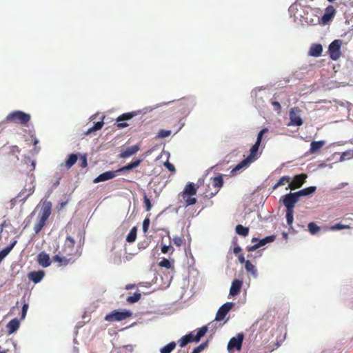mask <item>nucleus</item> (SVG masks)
<instances>
[{
	"instance_id": "obj_57",
	"label": "nucleus",
	"mask_w": 353,
	"mask_h": 353,
	"mask_svg": "<svg viewBox=\"0 0 353 353\" xmlns=\"http://www.w3.org/2000/svg\"><path fill=\"white\" fill-rule=\"evenodd\" d=\"M238 259H239V261L241 263H245L246 262L245 259V257H244V255L241 254L238 256Z\"/></svg>"
},
{
	"instance_id": "obj_31",
	"label": "nucleus",
	"mask_w": 353,
	"mask_h": 353,
	"mask_svg": "<svg viewBox=\"0 0 353 353\" xmlns=\"http://www.w3.org/2000/svg\"><path fill=\"white\" fill-rule=\"evenodd\" d=\"M316 190L315 186H310L308 188H305L304 189L301 190L300 191L296 192V194L299 198L301 196H307L312 193H314Z\"/></svg>"
},
{
	"instance_id": "obj_53",
	"label": "nucleus",
	"mask_w": 353,
	"mask_h": 353,
	"mask_svg": "<svg viewBox=\"0 0 353 353\" xmlns=\"http://www.w3.org/2000/svg\"><path fill=\"white\" fill-rule=\"evenodd\" d=\"M164 165L172 172H174L176 171L174 165H172L168 161L165 162Z\"/></svg>"
},
{
	"instance_id": "obj_25",
	"label": "nucleus",
	"mask_w": 353,
	"mask_h": 353,
	"mask_svg": "<svg viewBox=\"0 0 353 353\" xmlns=\"http://www.w3.org/2000/svg\"><path fill=\"white\" fill-rule=\"evenodd\" d=\"M116 171H107L101 174H99L97 178H95L93 181L94 183H99L101 181H105L109 179H112L116 176Z\"/></svg>"
},
{
	"instance_id": "obj_42",
	"label": "nucleus",
	"mask_w": 353,
	"mask_h": 353,
	"mask_svg": "<svg viewBox=\"0 0 353 353\" xmlns=\"http://www.w3.org/2000/svg\"><path fill=\"white\" fill-rule=\"evenodd\" d=\"M294 210H286V221L287 223L290 227H292L294 220Z\"/></svg>"
},
{
	"instance_id": "obj_21",
	"label": "nucleus",
	"mask_w": 353,
	"mask_h": 353,
	"mask_svg": "<svg viewBox=\"0 0 353 353\" xmlns=\"http://www.w3.org/2000/svg\"><path fill=\"white\" fill-rule=\"evenodd\" d=\"M45 272L43 270L30 272L28 274V278L34 283H39L44 277Z\"/></svg>"
},
{
	"instance_id": "obj_2",
	"label": "nucleus",
	"mask_w": 353,
	"mask_h": 353,
	"mask_svg": "<svg viewBox=\"0 0 353 353\" xmlns=\"http://www.w3.org/2000/svg\"><path fill=\"white\" fill-rule=\"evenodd\" d=\"M197 188L194 183H188L185 185L183 190L180 192L179 196H181L185 203V206L194 205L197 200L193 196L196 194Z\"/></svg>"
},
{
	"instance_id": "obj_8",
	"label": "nucleus",
	"mask_w": 353,
	"mask_h": 353,
	"mask_svg": "<svg viewBox=\"0 0 353 353\" xmlns=\"http://www.w3.org/2000/svg\"><path fill=\"white\" fill-rule=\"evenodd\" d=\"M223 185V180L221 175L215 176L212 179V185L213 186L214 191L210 192L208 190H205L203 192V195L205 198L210 199L215 196L219 191V189Z\"/></svg>"
},
{
	"instance_id": "obj_36",
	"label": "nucleus",
	"mask_w": 353,
	"mask_h": 353,
	"mask_svg": "<svg viewBox=\"0 0 353 353\" xmlns=\"http://www.w3.org/2000/svg\"><path fill=\"white\" fill-rule=\"evenodd\" d=\"M103 124H104V123L103 121H98V122L95 123L94 125L92 128H89L88 130V131H86L85 132V134L88 135L93 132H95L97 130L101 129L102 127L103 126Z\"/></svg>"
},
{
	"instance_id": "obj_61",
	"label": "nucleus",
	"mask_w": 353,
	"mask_h": 353,
	"mask_svg": "<svg viewBox=\"0 0 353 353\" xmlns=\"http://www.w3.org/2000/svg\"><path fill=\"white\" fill-rule=\"evenodd\" d=\"M134 287H135V285H133V284H128V285H127L125 286V289H126V290H130V289H132V288H134Z\"/></svg>"
},
{
	"instance_id": "obj_20",
	"label": "nucleus",
	"mask_w": 353,
	"mask_h": 353,
	"mask_svg": "<svg viewBox=\"0 0 353 353\" xmlns=\"http://www.w3.org/2000/svg\"><path fill=\"white\" fill-rule=\"evenodd\" d=\"M140 150V148L139 145H134L130 147H128L125 149L122 150L121 153L119 154V157L122 159H125L129 157H131L136 154L139 150Z\"/></svg>"
},
{
	"instance_id": "obj_6",
	"label": "nucleus",
	"mask_w": 353,
	"mask_h": 353,
	"mask_svg": "<svg viewBox=\"0 0 353 353\" xmlns=\"http://www.w3.org/2000/svg\"><path fill=\"white\" fill-rule=\"evenodd\" d=\"M50 214V206L46 205L42 208L41 213L39 214V220L34 226V231L36 234H38L44 227Z\"/></svg>"
},
{
	"instance_id": "obj_38",
	"label": "nucleus",
	"mask_w": 353,
	"mask_h": 353,
	"mask_svg": "<svg viewBox=\"0 0 353 353\" xmlns=\"http://www.w3.org/2000/svg\"><path fill=\"white\" fill-rule=\"evenodd\" d=\"M176 347L175 342L172 341L160 350L161 353H170Z\"/></svg>"
},
{
	"instance_id": "obj_33",
	"label": "nucleus",
	"mask_w": 353,
	"mask_h": 353,
	"mask_svg": "<svg viewBox=\"0 0 353 353\" xmlns=\"http://www.w3.org/2000/svg\"><path fill=\"white\" fill-rule=\"evenodd\" d=\"M236 234L242 236H247L249 234V228L242 225H237L235 228Z\"/></svg>"
},
{
	"instance_id": "obj_37",
	"label": "nucleus",
	"mask_w": 353,
	"mask_h": 353,
	"mask_svg": "<svg viewBox=\"0 0 353 353\" xmlns=\"http://www.w3.org/2000/svg\"><path fill=\"white\" fill-rule=\"evenodd\" d=\"M290 177L289 176H282L279 181L273 186V190H276L281 185H284L285 183H290Z\"/></svg>"
},
{
	"instance_id": "obj_44",
	"label": "nucleus",
	"mask_w": 353,
	"mask_h": 353,
	"mask_svg": "<svg viewBox=\"0 0 353 353\" xmlns=\"http://www.w3.org/2000/svg\"><path fill=\"white\" fill-rule=\"evenodd\" d=\"M171 134L170 130H161L159 131L157 138L163 139L169 137Z\"/></svg>"
},
{
	"instance_id": "obj_43",
	"label": "nucleus",
	"mask_w": 353,
	"mask_h": 353,
	"mask_svg": "<svg viewBox=\"0 0 353 353\" xmlns=\"http://www.w3.org/2000/svg\"><path fill=\"white\" fill-rule=\"evenodd\" d=\"M349 228H350V226L349 225H344L342 223H336L330 227L331 230H339L349 229Z\"/></svg>"
},
{
	"instance_id": "obj_7",
	"label": "nucleus",
	"mask_w": 353,
	"mask_h": 353,
	"mask_svg": "<svg viewBox=\"0 0 353 353\" xmlns=\"http://www.w3.org/2000/svg\"><path fill=\"white\" fill-rule=\"evenodd\" d=\"M341 45L342 41L340 39H336L329 45L328 52L332 60L336 61L340 58Z\"/></svg>"
},
{
	"instance_id": "obj_40",
	"label": "nucleus",
	"mask_w": 353,
	"mask_h": 353,
	"mask_svg": "<svg viewBox=\"0 0 353 353\" xmlns=\"http://www.w3.org/2000/svg\"><path fill=\"white\" fill-rule=\"evenodd\" d=\"M141 297V294L139 292H136L133 294V296H128L127 298V302L129 303H134L140 300Z\"/></svg>"
},
{
	"instance_id": "obj_14",
	"label": "nucleus",
	"mask_w": 353,
	"mask_h": 353,
	"mask_svg": "<svg viewBox=\"0 0 353 353\" xmlns=\"http://www.w3.org/2000/svg\"><path fill=\"white\" fill-rule=\"evenodd\" d=\"M233 306L234 303L232 302H227L221 305L216 312L215 320L217 321L223 320Z\"/></svg>"
},
{
	"instance_id": "obj_60",
	"label": "nucleus",
	"mask_w": 353,
	"mask_h": 353,
	"mask_svg": "<svg viewBox=\"0 0 353 353\" xmlns=\"http://www.w3.org/2000/svg\"><path fill=\"white\" fill-rule=\"evenodd\" d=\"M56 177H57V179H58V180H57V183H56V184H57V185H58V184H59V181L61 180V179L62 176H61V174H58V173H57V174H56Z\"/></svg>"
},
{
	"instance_id": "obj_63",
	"label": "nucleus",
	"mask_w": 353,
	"mask_h": 353,
	"mask_svg": "<svg viewBox=\"0 0 353 353\" xmlns=\"http://www.w3.org/2000/svg\"><path fill=\"white\" fill-rule=\"evenodd\" d=\"M0 353H6V351L3 350V351H1Z\"/></svg>"
},
{
	"instance_id": "obj_35",
	"label": "nucleus",
	"mask_w": 353,
	"mask_h": 353,
	"mask_svg": "<svg viewBox=\"0 0 353 353\" xmlns=\"http://www.w3.org/2000/svg\"><path fill=\"white\" fill-rule=\"evenodd\" d=\"M17 243V241H14L10 245H8L2 250L0 251V257H3V259L10 252V251L13 249L14 245Z\"/></svg>"
},
{
	"instance_id": "obj_19",
	"label": "nucleus",
	"mask_w": 353,
	"mask_h": 353,
	"mask_svg": "<svg viewBox=\"0 0 353 353\" xmlns=\"http://www.w3.org/2000/svg\"><path fill=\"white\" fill-rule=\"evenodd\" d=\"M207 331V326H203L202 327L198 330L196 334H194L193 332H190L188 334H186V336H188V339H190V342H198L205 334Z\"/></svg>"
},
{
	"instance_id": "obj_30",
	"label": "nucleus",
	"mask_w": 353,
	"mask_h": 353,
	"mask_svg": "<svg viewBox=\"0 0 353 353\" xmlns=\"http://www.w3.org/2000/svg\"><path fill=\"white\" fill-rule=\"evenodd\" d=\"M325 144L324 141H314L310 143V152L311 154H314L319 151L321 148H323Z\"/></svg>"
},
{
	"instance_id": "obj_15",
	"label": "nucleus",
	"mask_w": 353,
	"mask_h": 353,
	"mask_svg": "<svg viewBox=\"0 0 353 353\" xmlns=\"http://www.w3.org/2000/svg\"><path fill=\"white\" fill-rule=\"evenodd\" d=\"M306 178L307 175L305 174H301L294 176L292 181H290L288 187L286 189L295 190L299 188L305 183Z\"/></svg>"
},
{
	"instance_id": "obj_52",
	"label": "nucleus",
	"mask_w": 353,
	"mask_h": 353,
	"mask_svg": "<svg viewBox=\"0 0 353 353\" xmlns=\"http://www.w3.org/2000/svg\"><path fill=\"white\" fill-rule=\"evenodd\" d=\"M28 307L29 305L28 303H24L23 305L21 310V319H24L26 317Z\"/></svg>"
},
{
	"instance_id": "obj_46",
	"label": "nucleus",
	"mask_w": 353,
	"mask_h": 353,
	"mask_svg": "<svg viewBox=\"0 0 353 353\" xmlns=\"http://www.w3.org/2000/svg\"><path fill=\"white\" fill-rule=\"evenodd\" d=\"M208 346V341L202 343L199 346L196 347L192 353H201Z\"/></svg>"
},
{
	"instance_id": "obj_47",
	"label": "nucleus",
	"mask_w": 353,
	"mask_h": 353,
	"mask_svg": "<svg viewBox=\"0 0 353 353\" xmlns=\"http://www.w3.org/2000/svg\"><path fill=\"white\" fill-rule=\"evenodd\" d=\"M79 165L81 168H86L88 165L86 154L81 155L79 159Z\"/></svg>"
},
{
	"instance_id": "obj_45",
	"label": "nucleus",
	"mask_w": 353,
	"mask_h": 353,
	"mask_svg": "<svg viewBox=\"0 0 353 353\" xmlns=\"http://www.w3.org/2000/svg\"><path fill=\"white\" fill-rule=\"evenodd\" d=\"M159 265L166 269H170L172 268L171 262L167 259H163L159 262Z\"/></svg>"
},
{
	"instance_id": "obj_59",
	"label": "nucleus",
	"mask_w": 353,
	"mask_h": 353,
	"mask_svg": "<svg viewBox=\"0 0 353 353\" xmlns=\"http://www.w3.org/2000/svg\"><path fill=\"white\" fill-rule=\"evenodd\" d=\"M296 7H297V4L295 3L292 4V5L290 7L289 10H290V12H294L295 10H297V8H296Z\"/></svg>"
},
{
	"instance_id": "obj_54",
	"label": "nucleus",
	"mask_w": 353,
	"mask_h": 353,
	"mask_svg": "<svg viewBox=\"0 0 353 353\" xmlns=\"http://www.w3.org/2000/svg\"><path fill=\"white\" fill-rule=\"evenodd\" d=\"M170 249H172V252H173L174 249L172 248L170 245H163L161 246V252L163 254L168 253L170 250Z\"/></svg>"
},
{
	"instance_id": "obj_3",
	"label": "nucleus",
	"mask_w": 353,
	"mask_h": 353,
	"mask_svg": "<svg viewBox=\"0 0 353 353\" xmlns=\"http://www.w3.org/2000/svg\"><path fill=\"white\" fill-rule=\"evenodd\" d=\"M29 114L21 110H14L9 113L6 118V121L20 125H27L30 121Z\"/></svg>"
},
{
	"instance_id": "obj_10",
	"label": "nucleus",
	"mask_w": 353,
	"mask_h": 353,
	"mask_svg": "<svg viewBox=\"0 0 353 353\" xmlns=\"http://www.w3.org/2000/svg\"><path fill=\"white\" fill-rule=\"evenodd\" d=\"M299 198L296 192L287 194L281 199V201L286 208V210H294L295 204L299 201Z\"/></svg>"
},
{
	"instance_id": "obj_23",
	"label": "nucleus",
	"mask_w": 353,
	"mask_h": 353,
	"mask_svg": "<svg viewBox=\"0 0 353 353\" xmlns=\"http://www.w3.org/2000/svg\"><path fill=\"white\" fill-rule=\"evenodd\" d=\"M78 154H70L65 161L60 164V167H65L67 170L70 169L77 161Z\"/></svg>"
},
{
	"instance_id": "obj_29",
	"label": "nucleus",
	"mask_w": 353,
	"mask_h": 353,
	"mask_svg": "<svg viewBox=\"0 0 353 353\" xmlns=\"http://www.w3.org/2000/svg\"><path fill=\"white\" fill-rule=\"evenodd\" d=\"M20 323L17 319H12L7 324V329L9 334H13L15 332L19 327Z\"/></svg>"
},
{
	"instance_id": "obj_26",
	"label": "nucleus",
	"mask_w": 353,
	"mask_h": 353,
	"mask_svg": "<svg viewBox=\"0 0 353 353\" xmlns=\"http://www.w3.org/2000/svg\"><path fill=\"white\" fill-rule=\"evenodd\" d=\"M243 285V281L239 279H235L232 281L230 289V295L234 296L239 294Z\"/></svg>"
},
{
	"instance_id": "obj_50",
	"label": "nucleus",
	"mask_w": 353,
	"mask_h": 353,
	"mask_svg": "<svg viewBox=\"0 0 353 353\" xmlns=\"http://www.w3.org/2000/svg\"><path fill=\"white\" fill-rule=\"evenodd\" d=\"M143 202L145 204L146 211H150L152 208V205L150 199L147 197L146 195L144 196Z\"/></svg>"
},
{
	"instance_id": "obj_51",
	"label": "nucleus",
	"mask_w": 353,
	"mask_h": 353,
	"mask_svg": "<svg viewBox=\"0 0 353 353\" xmlns=\"http://www.w3.org/2000/svg\"><path fill=\"white\" fill-rule=\"evenodd\" d=\"M150 219L149 218H145L143 222V232H147L148 230V228H149V225H150Z\"/></svg>"
},
{
	"instance_id": "obj_56",
	"label": "nucleus",
	"mask_w": 353,
	"mask_h": 353,
	"mask_svg": "<svg viewBox=\"0 0 353 353\" xmlns=\"http://www.w3.org/2000/svg\"><path fill=\"white\" fill-rule=\"evenodd\" d=\"M272 105L274 107L275 110H279L281 108V104L278 101H273L272 103Z\"/></svg>"
},
{
	"instance_id": "obj_62",
	"label": "nucleus",
	"mask_w": 353,
	"mask_h": 353,
	"mask_svg": "<svg viewBox=\"0 0 353 353\" xmlns=\"http://www.w3.org/2000/svg\"><path fill=\"white\" fill-rule=\"evenodd\" d=\"M205 190H208V191H210V192H213V191H214V190H212L211 189V188H210V185H208L206 186Z\"/></svg>"
},
{
	"instance_id": "obj_49",
	"label": "nucleus",
	"mask_w": 353,
	"mask_h": 353,
	"mask_svg": "<svg viewBox=\"0 0 353 353\" xmlns=\"http://www.w3.org/2000/svg\"><path fill=\"white\" fill-rule=\"evenodd\" d=\"M179 343L181 347H184L188 343H190V340L188 339V336L185 335L179 340Z\"/></svg>"
},
{
	"instance_id": "obj_5",
	"label": "nucleus",
	"mask_w": 353,
	"mask_h": 353,
	"mask_svg": "<svg viewBox=\"0 0 353 353\" xmlns=\"http://www.w3.org/2000/svg\"><path fill=\"white\" fill-rule=\"evenodd\" d=\"M74 245V239L72 236L68 235L61 249V254L70 256L72 258L79 256V254L77 253V250L75 248Z\"/></svg>"
},
{
	"instance_id": "obj_1",
	"label": "nucleus",
	"mask_w": 353,
	"mask_h": 353,
	"mask_svg": "<svg viewBox=\"0 0 353 353\" xmlns=\"http://www.w3.org/2000/svg\"><path fill=\"white\" fill-rule=\"evenodd\" d=\"M268 132V129L265 128L262 129L257 135L256 141L255 143L251 147L250 150L249 155L239 164H237L234 168L232 169V172L234 173L243 168L248 167L250 163L255 161L261 154V152H259V146L262 141L263 136Z\"/></svg>"
},
{
	"instance_id": "obj_32",
	"label": "nucleus",
	"mask_w": 353,
	"mask_h": 353,
	"mask_svg": "<svg viewBox=\"0 0 353 353\" xmlns=\"http://www.w3.org/2000/svg\"><path fill=\"white\" fill-rule=\"evenodd\" d=\"M141 163V160L138 159V160H136V161H132L131 163H128V165L122 167L121 168L116 170V172H123V171H126V170H132L134 168H137L139 165V164Z\"/></svg>"
},
{
	"instance_id": "obj_64",
	"label": "nucleus",
	"mask_w": 353,
	"mask_h": 353,
	"mask_svg": "<svg viewBox=\"0 0 353 353\" xmlns=\"http://www.w3.org/2000/svg\"><path fill=\"white\" fill-rule=\"evenodd\" d=\"M3 259V258L1 256L0 257V262Z\"/></svg>"
},
{
	"instance_id": "obj_16",
	"label": "nucleus",
	"mask_w": 353,
	"mask_h": 353,
	"mask_svg": "<svg viewBox=\"0 0 353 353\" xmlns=\"http://www.w3.org/2000/svg\"><path fill=\"white\" fill-rule=\"evenodd\" d=\"M52 261L54 262H57L59 263V266H66L69 263H73L74 261V259L70 256L61 254L60 251L59 254L52 257Z\"/></svg>"
},
{
	"instance_id": "obj_58",
	"label": "nucleus",
	"mask_w": 353,
	"mask_h": 353,
	"mask_svg": "<svg viewBox=\"0 0 353 353\" xmlns=\"http://www.w3.org/2000/svg\"><path fill=\"white\" fill-rule=\"evenodd\" d=\"M241 251V248L239 245H236L234 248L233 252L235 254H239Z\"/></svg>"
},
{
	"instance_id": "obj_55",
	"label": "nucleus",
	"mask_w": 353,
	"mask_h": 353,
	"mask_svg": "<svg viewBox=\"0 0 353 353\" xmlns=\"http://www.w3.org/2000/svg\"><path fill=\"white\" fill-rule=\"evenodd\" d=\"M299 16L301 17H303V21L308 24L312 23L313 22V19L312 18H309L307 16L305 17V16H302L301 14H299Z\"/></svg>"
},
{
	"instance_id": "obj_12",
	"label": "nucleus",
	"mask_w": 353,
	"mask_h": 353,
	"mask_svg": "<svg viewBox=\"0 0 353 353\" xmlns=\"http://www.w3.org/2000/svg\"><path fill=\"white\" fill-rule=\"evenodd\" d=\"M243 341V335L239 334L236 337H232L228 342V350L230 352H233L234 350L239 351L241 349L242 343Z\"/></svg>"
},
{
	"instance_id": "obj_27",
	"label": "nucleus",
	"mask_w": 353,
	"mask_h": 353,
	"mask_svg": "<svg viewBox=\"0 0 353 353\" xmlns=\"http://www.w3.org/2000/svg\"><path fill=\"white\" fill-rule=\"evenodd\" d=\"M33 181H32L31 185L28 188H24L18 194L19 198H21V200H26L28 196L32 195L34 192V185H33Z\"/></svg>"
},
{
	"instance_id": "obj_17",
	"label": "nucleus",
	"mask_w": 353,
	"mask_h": 353,
	"mask_svg": "<svg viewBox=\"0 0 353 353\" xmlns=\"http://www.w3.org/2000/svg\"><path fill=\"white\" fill-rule=\"evenodd\" d=\"M178 107H182L181 109L182 113H189L194 105V101L189 98H183L177 102Z\"/></svg>"
},
{
	"instance_id": "obj_28",
	"label": "nucleus",
	"mask_w": 353,
	"mask_h": 353,
	"mask_svg": "<svg viewBox=\"0 0 353 353\" xmlns=\"http://www.w3.org/2000/svg\"><path fill=\"white\" fill-rule=\"evenodd\" d=\"M323 52V46L319 43L312 44L309 50V55L314 57H320Z\"/></svg>"
},
{
	"instance_id": "obj_22",
	"label": "nucleus",
	"mask_w": 353,
	"mask_h": 353,
	"mask_svg": "<svg viewBox=\"0 0 353 353\" xmlns=\"http://www.w3.org/2000/svg\"><path fill=\"white\" fill-rule=\"evenodd\" d=\"M134 115H136V113L132 112L124 113V114L120 115L119 117H118V118L117 119V121L118 122L117 127L120 129L127 127L128 125V123H121V121L130 120Z\"/></svg>"
},
{
	"instance_id": "obj_9",
	"label": "nucleus",
	"mask_w": 353,
	"mask_h": 353,
	"mask_svg": "<svg viewBox=\"0 0 353 353\" xmlns=\"http://www.w3.org/2000/svg\"><path fill=\"white\" fill-rule=\"evenodd\" d=\"M20 153V149L18 146L14 145L10 148V151L6 156V165L8 167L15 166L19 162L18 154Z\"/></svg>"
},
{
	"instance_id": "obj_34",
	"label": "nucleus",
	"mask_w": 353,
	"mask_h": 353,
	"mask_svg": "<svg viewBox=\"0 0 353 353\" xmlns=\"http://www.w3.org/2000/svg\"><path fill=\"white\" fill-rule=\"evenodd\" d=\"M137 227H133L126 236V241L130 243L134 242L137 238Z\"/></svg>"
},
{
	"instance_id": "obj_4",
	"label": "nucleus",
	"mask_w": 353,
	"mask_h": 353,
	"mask_svg": "<svg viewBox=\"0 0 353 353\" xmlns=\"http://www.w3.org/2000/svg\"><path fill=\"white\" fill-rule=\"evenodd\" d=\"M132 316V312L127 310H114L105 315L104 319L109 322L121 321Z\"/></svg>"
},
{
	"instance_id": "obj_13",
	"label": "nucleus",
	"mask_w": 353,
	"mask_h": 353,
	"mask_svg": "<svg viewBox=\"0 0 353 353\" xmlns=\"http://www.w3.org/2000/svg\"><path fill=\"white\" fill-rule=\"evenodd\" d=\"M300 109L297 107L292 108L290 110V124L291 125L301 126L303 124V120L299 116Z\"/></svg>"
},
{
	"instance_id": "obj_41",
	"label": "nucleus",
	"mask_w": 353,
	"mask_h": 353,
	"mask_svg": "<svg viewBox=\"0 0 353 353\" xmlns=\"http://www.w3.org/2000/svg\"><path fill=\"white\" fill-rule=\"evenodd\" d=\"M308 230L312 234H315L320 230V227L318 226L315 223L310 222L308 224Z\"/></svg>"
},
{
	"instance_id": "obj_18",
	"label": "nucleus",
	"mask_w": 353,
	"mask_h": 353,
	"mask_svg": "<svg viewBox=\"0 0 353 353\" xmlns=\"http://www.w3.org/2000/svg\"><path fill=\"white\" fill-rule=\"evenodd\" d=\"M336 12V9L333 6H328L325 8V13L321 17L322 23L327 24L334 17Z\"/></svg>"
},
{
	"instance_id": "obj_48",
	"label": "nucleus",
	"mask_w": 353,
	"mask_h": 353,
	"mask_svg": "<svg viewBox=\"0 0 353 353\" xmlns=\"http://www.w3.org/2000/svg\"><path fill=\"white\" fill-rule=\"evenodd\" d=\"M173 243L177 246V247H180L182 245V244L183 243V240L181 237L180 236H174L173 237Z\"/></svg>"
},
{
	"instance_id": "obj_39",
	"label": "nucleus",
	"mask_w": 353,
	"mask_h": 353,
	"mask_svg": "<svg viewBox=\"0 0 353 353\" xmlns=\"http://www.w3.org/2000/svg\"><path fill=\"white\" fill-rule=\"evenodd\" d=\"M245 268L247 272L251 273L254 276L256 274V270L255 266L248 260L245 263Z\"/></svg>"
},
{
	"instance_id": "obj_24",
	"label": "nucleus",
	"mask_w": 353,
	"mask_h": 353,
	"mask_svg": "<svg viewBox=\"0 0 353 353\" xmlns=\"http://www.w3.org/2000/svg\"><path fill=\"white\" fill-rule=\"evenodd\" d=\"M37 262L43 268H47L51 264L49 255L44 252H41L38 254Z\"/></svg>"
},
{
	"instance_id": "obj_11",
	"label": "nucleus",
	"mask_w": 353,
	"mask_h": 353,
	"mask_svg": "<svg viewBox=\"0 0 353 353\" xmlns=\"http://www.w3.org/2000/svg\"><path fill=\"white\" fill-rule=\"evenodd\" d=\"M274 239H275V236L273 235L268 236L261 240L258 239L257 238H252V243L256 242V243L254 244L253 245L247 246L246 249H247L248 252H253V251L256 250V249L265 245V244L274 241Z\"/></svg>"
}]
</instances>
